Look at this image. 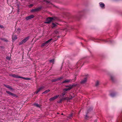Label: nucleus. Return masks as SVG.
Masks as SVG:
<instances>
[{
    "label": "nucleus",
    "instance_id": "nucleus-27",
    "mask_svg": "<svg viewBox=\"0 0 122 122\" xmlns=\"http://www.w3.org/2000/svg\"><path fill=\"white\" fill-rule=\"evenodd\" d=\"M45 88V87L44 86H41V87L39 88L40 89V90H41V91L43 89H44Z\"/></svg>",
    "mask_w": 122,
    "mask_h": 122
},
{
    "label": "nucleus",
    "instance_id": "nucleus-32",
    "mask_svg": "<svg viewBox=\"0 0 122 122\" xmlns=\"http://www.w3.org/2000/svg\"><path fill=\"white\" fill-rule=\"evenodd\" d=\"M64 100L67 99L68 100H69V97H64Z\"/></svg>",
    "mask_w": 122,
    "mask_h": 122
},
{
    "label": "nucleus",
    "instance_id": "nucleus-25",
    "mask_svg": "<svg viewBox=\"0 0 122 122\" xmlns=\"http://www.w3.org/2000/svg\"><path fill=\"white\" fill-rule=\"evenodd\" d=\"M64 97H63L61 99V100L59 101L58 102V103H61L64 100Z\"/></svg>",
    "mask_w": 122,
    "mask_h": 122
},
{
    "label": "nucleus",
    "instance_id": "nucleus-34",
    "mask_svg": "<svg viewBox=\"0 0 122 122\" xmlns=\"http://www.w3.org/2000/svg\"><path fill=\"white\" fill-rule=\"evenodd\" d=\"M58 80V79H57H57H55L54 80L52 81V82H55V81H57Z\"/></svg>",
    "mask_w": 122,
    "mask_h": 122
},
{
    "label": "nucleus",
    "instance_id": "nucleus-11",
    "mask_svg": "<svg viewBox=\"0 0 122 122\" xmlns=\"http://www.w3.org/2000/svg\"><path fill=\"white\" fill-rule=\"evenodd\" d=\"M10 75L11 76L16 78H20V76L16 75L15 74H10Z\"/></svg>",
    "mask_w": 122,
    "mask_h": 122
},
{
    "label": "nucleus",
    "instance_id": "nucleus-16",
    "mask_svg": "<svg viewBox=\"0 0 122 122\" xmlns=\"http://www.w3.org/2000/svg\"><path fill=\"white\" fill-rule=\"evenodd\" d=\"M99 5L102 8H104L105 6V5L102 2L99 3Z\"/></svg>",
    "mask_w": 122,
    "mask_h": 122
},
{
    "label": "nucleus",
    "instance_id": "nucleus-36",
    "mask_svg": "<svg viewBox=\"0 0 122 122\" xmlns=\"http://www.w3.org/2000/svg\"><path fill=\"white\" fill-rule=\"evenodd\" d=\"M99 40V39L97 38H93V39L92 40Z\"/></svg>",
    "mask_w": 122,
    "mask_h": 122
},
{
    "label": "nucleus",
    "instance_id": "nucleus-18",
    "mask_svg": "<svg viewBox=\"0 0 122 122\" xmlns=\"http://www.w3.org/2000/svg\"><path fill=\"white\" fill-rule=\"evenodd\" d=\"M74 97V96H72L71 95H70L69 97V100H71Z\"/></svg>",
    "mask_w": 122,
    "mask_h": 122
},
{
    "label": "nucleus",
    "instance_id": "nucleus-2",
    "mask_svg": "<svg viewBox=\"0 0 122 122\" xmlns=\"http://www.w3.org/2000/svg\"><path fill=\"white\" fill-rule=\"evenodd\" d=\"M29 36L27 37L24 38V39L22 40L19 43V45H21L22 44L25 43L29 39Z\"/></svg>",
    "mask_w": 122,
    "mask_h": 122
},
{
    "label": "nucleus",
    "instance_id": "nucleus-39",
    "mask_svg": "<svg viewBox=\"0 0 122 122\" xmlns=\"http://www.w3.org/2000/svg\"><path fill=\"white\" fill-rule=\"evenodd\" d=\"M6 58L7 59H9V57H6Z\"/></svg>",
    "mask_w": 122,
    "mask_h": 122
},
{
    "label": "nucleus",
    "instance_id": "nucleus-30",
    "mask_svg": "<svg viewBox=\"0 0 122 122\" xmlns=\"http://www.w3.org/2000/svg\"><path fill=\"white\" fill-rule=\"evenodd\" d=\"M66 93H67V92L66 91L64 92H63L62 93V95L63 96H64L65 95V94Z\"/></svg>",
    "mask_w": 122,
    "mask_h": 122
},
{
    "label": "nucleus",
    "instance_id": "nucleus-33",
    "mask_svg": "<svg viewBox=\"0 0 122 122\" xmlns=\"http://www.w3.org/2000/svg\"><path fill=\"white\" fill-rule=\"evenodd\" d=\"M50 62L53 63L54 61V59H52L50 61Z\"/></svg>",
    "mask_w": 122,
    "mask_h": 122
},
{
    "label": "nucleus",
    "instance_id": "nucleus-40",
    "mask_svg": "<svg viewBox=\"0 0 122 122\" xmlns=\"http://www.w3.org/2000/svg\"><path fill=\"white\" fill-rule=\"evenodd\" d=\"M70 86L67 85V86H66V87H70Z\"/></svg>",
    "mask_w": 122,
    "mask_h": 122
},
{
    "label": "nucleus",
    "instance_id": "nucleus-28",
    "mask_svg": "<svg viewBox=\"0 0 122 122\" xmlns=\"http://www.w3.org/2000/svg\"><path fill=\"white\" fill-rule=\"evenodd\" d=\"M34 105L37 107H40V106L38 104L36 103L34 104Z\"/></svg>",
    "mask_w": 122,
    "mask_h": 122
},
{
    "label": "nucleus",
    "instance_id": "nucleus-9",
    "mask_svg": "<svg viewBox=\"0 0 122 122\" xmlns=\"http://www.w3.org/2000/svg\"><path fill=\"white\" fill-rule=\"evenodd\" d=\"M59 96V95H58L50 99L49 100L50 101H51L57 99Z\"/></svg>",
    "mask_w": 122,
    "mask_h": 122
},
{
    "label": "nucleus",
    "instance_id": "nucleus-31",
    "mask_svg": "<svg viewBox=\"0 0 122 122\" xmlns=\"http://www.w3.org/2000/svg\"><path fill=\"white\" fill-rule=\"evenodd\" d=\"M63 78V77H60L57 78L58 80H60L61 79H62Z\"/></svg>",
    "mask_w": 122,
    "mask_h": 122
},
{
    "label": "nucleus",
    "instance_id": "nucleus-42",
    "mask_svg": "<svg viewBox=\"0 0 122 122\" xmlns=\"http://www.w3.org/2000/svg\"><path fill=\"white\" fill-rule=\"evenodd\" d=\"M63 113H61V115H63Z\"/></svg>",
    "mask_w": 122,
    "mask_h": 122
},
{
    "label": "nucleus",
    "instance_id": "nucleus-6",
    "mask_svg": "<svg viewBox=\"0 0 122 122\" xmlns=\"http://www.w3.org/2000/svg\"><path fill=\"white\" fill-rule=\"evenodd\" d=\"M87 81V78L86 77L84 78L83 79H82L80 82V83L81 84H85L86 82Z\"/></svg>",
    "mask_w": 122,
    "mask_h": 122
},
{
    "label": "nucleus",
    "instance_id": "nucleus-35",
    "mask_svg": "<svg viewBox=\"0 0 122 122\" xmlns=\"http://www.w3.org/2000/svg\"><path fill=\"white\" fill-rule=\"evenodd\" d=\"M4 28V26L3 25H2L0 24V28Z\"/></svg>",
    "mask_w": 122,
    "mask_h": 122
},
{
    "label": "nucleus",
    "instance_id": "nucleus-1",
    "mask_svg": "<svg viewBox=\"0 0 122 122\" xmlns=\"http://www.w3.org/2000/svg\"><path fill=\"white\" fill-rule=\"evenodd\" d=\"M56 18L55 17H48L46 19V21L44 22V23L49 24L51 22L56 20Z\"/></svg>",
    "mask_w": 122,
    "mask_h": 122
},
{
    "label": "nucleus",
    "instance_id": "nucleus-22",
    "mask_svg": "<svg viewBox=\"0 0 122 122\" xmlns=\"http://www.w3.org/2000/svg\"><path fill=\"white\" fill-rule=\"evenodd\" d=\"M99 81H97L95 83V86H97L99 84Z\"/></svg>",
    "mask_w": 122,
    "mask_h": 122
},
{
    "label": "nucleus",
    "instance_id": "nucleus-24",
    "mask_svg": "<svg viewBox=\"0 0 122 122\" xmlns=\"http://www.w3.org/2000/svg\"><path fill=\"white\" fill-rule=\"evenodd\" d=\"M73 114L72 113L71 114L69 115L68 116V118L71 119V117H72Z\"/></svg>",
    "mask_w": 122,
    "mask_h": 122
},
{
    "label": "nucleus",
    "instance_id": "nucleus-19",
    "mask_svg": "<svg viewBox=\"0 0 122 122\" xmlns=\"http://www.w3.org/2000/svg\"><path fill=\"white\" fill-rule=\"evenodd\" d=\"M50 91V90H46L45 91L43 92L42 94H46L47 93H48V92H49Z\"/></svg>",
    "mask_w": 122,
    "mask_h": 122
},
{
    "label": "nucleus",
    "instance_id": "nucleus-13",
    "mask_svg": "<svg viewBox=\"0 0 122 122\" xmlns=\"http://www.w3.org/2000/svg\"><path fill=\"white\" fill-rule=\"evenodd\" d=\"M58 25V24L57 23H52V27L53 28H54L56 27Z\"/></svg>",
    "mask_w": 122,
    "mask_h": 122
},
{
    "label": "nucleus",
    "instance_id": "nucleus-10",
    "mask_svg": "<svg viewBox=\"0 0 122 122\" xmlns=\"http://www.w3.org/2000/svg\"><path fill=\"white\" fill-rule=\"evenodd\" d=\"M72 80H73L71 79H66V80L63 81L62 82V83L71 82Z\"/></svg>",
    "mask_w": 122,
    "mask_h": 122
},
{
    "label": "nucleus",
    "instance_id": "nucleus-3",
    "mask_svg": "<svg viewBox=\"0 0 122 122\" xmlns=\"http://www.w3.org/2000/svg\"><path fill=\"white\" fill-rule=\"evenodd\" d=\"M76 84H73L72 85H70V87L68 88H65L63 89V90L65 91L70 90L73 87L76 86Z\"/></svg>",
    "mask_w": 122,
    "mask_h": 122
},
{
    "label": "nucleus",
    "instance_id": "nucleus-43",
    "mask_svg": "<svg viewBox=\"0 0 122 122\" xmlns=\"http://www.w3.org/2000/svg\"><path fill=\"white\" fill-rule=\"evenodd\" d=\"M57 114H59V113L58 112H57Z\"/></svg>",
    "mask_w": 122,
    "mask_h": 122
},
{
    "label": "nucleus",
    "instance_id": "nucleus-21",
    "mask_svg": "<svg viewBox=\"0 0 122 122\" xmlns=\"http://www.w3.org/2000/svg\"><path fill=\"white\" fill-rule=\"evenodd\" d=\"M41 91L39 88H38L36 92H35L36 94L38 93L39 92Z\"/></svg>",
    "mask_w": 122,
    "mask_h": 122
},
{
    "label": "nucleus",
    "instance_id": "nucleus-14",
    "mask_svg": "<svg viewBox=\"0 0 122 122\" xmlns=\"http://www.w3.org/2000/svg\"><path fill=\"white\" fill-rule=\"evenodd\" d=\"M122 119V116H119L117 120V122H121V121Z\"/></svg>",
    "mask_w": 122,
    "mask_h": 122
},
{
    "label": "nucleus",
    "instance_id": "nucleus-5",
    "mask_svg": "<svg viewBox=\"0 0 122 122\" xmlns=\"http://www.w3.org/2000/svg\"><path fill=\"white\" fill-rule=\"evenodd\" d=\"M41 7H39L38 8L32 10L31 11L32 12H37L39 11L41 9Z\"/></svg>",
    "mask_w": 122,
    "mask_h": 122
},
{
    "label": "nucleus",
    "instance_id": "nucleus-4",
    "mask_svg": "<svg viewBox=\"0 0 122 122\" xmlns=\"http://www.w3.org/2000/svg\"><path fill=\"white\" fill-rule=\"evenodd\" d=\"M53 39L52 38H51L48 41L46 42L45 43H44L42 44V45L41 46V47H43V46H45L46 45L48 44L49 42H50Z\"/></svg>",
    "mask_w": 122,
    "mask_h": 122
},
{
    "label": "nucleus",
    "instance_id": "nucleus-7",
    "mask_svg": "<svg viewBox=\"0 0 122 122\" xmlns=\"http://www.w3.org/2000/svg\"><path fill=\"white\" fill-rule=\"evenodd\" d=\"M6 92L9 95H10L13 97H16V96L14 94L11 92H10L8 91H6Z\"/></svg>",
    "mask_w": 122,
    "mask_h": 122
},
{
    "label": "nucleus",
    "instance_id": "nucleus-12",
    "mask_svg": "<svg viewBox=\"0 0 122 122\" xmlns=\"http://www.w3.org/2000/svg\"><path fill=\"white\" fill-rule=\"evenodd\" d=\"M4 85L7 88L10 89L11 90H14V89L13 88H12L9 85L4 84Z\"/></svg>",
    "mask_w": 122,
    "mask_h": 122
},
{
    "label": "nucleus",
    "instance_id": "nucleus-38",
    "mask_svg": "<svg viewBox=\"0 0 122 122\" xmlns=\"http://www.w3.org/2000/svg\"><path fill=\"white\" fill-rule=\"evenodd\" d=\"M44 1H46V3H49V1H46V0H44Z\"/></svg>",
    "mask_w": 122,
    "mask_h": 122
},
{
    "label": "nucleus",
    "instance_id": "nucleus-23",
    "mask_svg": "<svg viewBox=\"0 0 122 122\" xmlns=\"http://www.w3.org/2000/svg\"><path fill=\"white\" fill-rule=\"evenodd\" d=\"M21 30L20 29L18 28L16 31V32L17 33V34H19L20 31Z\"/></svg>",
    "mask_w": 122,
    "mask_h": 122
},
{
    "label": "nucleus",
    "instance_id": "nucleus-20",
    "mask_svg": "<svg viewBox=\"0 0 122 122\" xmlns=\"http://www.w3.org/2000/svg\"><path fill=\"white\" fill-rule=\"evenodd\" d=\"M110 78L111 80H112V81H114L115 78L114 76L112 75H111L110 76Z\"/></svg>",
    "mask_w": 122,
    "mask_h": 122
},
{
    "label": "nucleus",
    "instance_id": "nucleus-41",
    "mask_svg": "<svg viewBox=\"0 0 122 122\" xmlns=\"http://www.w3.org/2000/svg\"><path fill=\"white\" fill-rule=\"evenodd\" d=\"M87 117V115H86V117H85L86 118V117Z\"/></svg>",
    "mask_w": 122,
    "mask_h": 122
},
{
    "label": "nucleus",
    "instance_id": "nucleus-17",
    "mask_svg": "<svg viewBox=\"0 0 122 122\" xmlns=\"http://www.w3.org/2000/svg\"><path fill=\"white\" fill-rule=\"evenodd\" d=\"M20 78H22L23 79H24L25 80H30V79L29 78H25L23 77H21V76H20Z\"/></svg>",
    "mask_w": 122,
    "mask_h": 122
},
{
    "label": "nucleus",
    "instance_id": "nucleus-15",
    "mask_svg": "<svg viewBox=\"0 0 122 122\" xmlns=\"http://www.w3.org/2000/svg\"><path fill=\"white\" fill-rule=\"evenodd\" d=\"M12 40L15 41L17 39V37L16 35H13L12 37Z\"/></svg>",
    "mask_w": 122,
    "mask_h": 122
},
{
    "label": "nucleus",
    "instance_id": "nucleus-44",
    "mask_svg": "<svg viewBox=\"0 0 122 122\" xmlns=\"http://www.w3.org/2000/svg\"><path fill=\"white\" fill-rule=\"evenodd\" d=\"M110 41L111 42V41Z\"/></svg>",
    "mask_w": 122,
    "mask_h": 122
},
{
    "label": "nucleus",
    "instance_id": "nucleus-8",
    "mask_svg": "<svg viewBox=\"0 0 122 122\" xmlns=\"http://www.w3.org/2000/svg\"><path fill=\"white\" fill-rule=\"evenodd\" d=\"M34 17V15H30L29 16L26 17L25 18V19L27 20H28L29 19H30L32 18H33Z\"/></svg>",
    "mask_w": 122,
    "mask_h": 122
},
{
    "label": "nucleus",
    "instance_id": "nucleus-37",
    "mask_svg": "<svg viewBox=\"0 0 122 122\" xmlns=\"http://www.w3.org/2000/svg\"><path fill=\"white\" fill-rule=\"evenodd\" d=\"M33 6V4H30L29 5V6L30 7H32V6Z\"/></svg>",
    "mask_w": 122,
    "mask_h": 122
},
{
    "label": "nucleus",
    "instance_id": "nucleus-26",
    "mask_svg": "<svg viewBox=\"0 0 122 122\" xmlns=\"http://www.w3.org/2000/svg\"><path fill=\"white\" fill-rule=\"evenodd\" d=\"M116 95V94L115 93H112L110 94V96L112 97H113Z\"/></svg>",
    "mask_w": 122,
    "mask_h": 122
},
{
    "label": "nucleus",
    "instance_id": "nucleus-29",
    "mask_svg": "<svg viewBox=\"0 0 122 122\" xmlns=\"http://www.w3.org/2000/svg\"><path fill=\"white\" fill-rule=\"evenodd\" d=\"M54 33L56 34H57L59 33V32L57 30H55L54 31Z\"/></svg>",
    "mask_w": 122,
    "mask_h": 122
}]
</instances>
